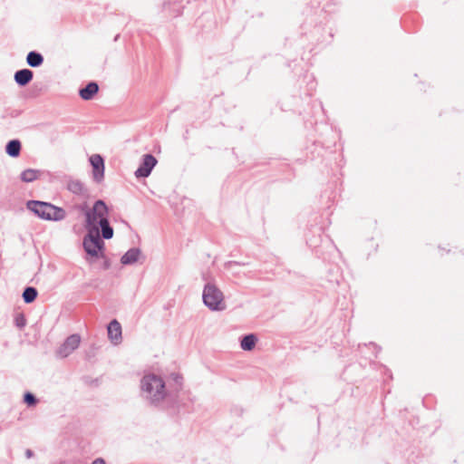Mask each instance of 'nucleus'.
Returning a JSON list of instances; mask_svg holds the SVG:
<instances>
[{
  "label": "nucleus",
  "mask_w": 464,
  "mask_h": 464,
  "mask_svg": "<svg viewBox=\"0 0 464 464\" xmlns=\"http://www.w3.org/2000/svg\"><path fill=\"white\" fill-rule=\"evenodd\" d=\"M82 211L86 232L100 233L106 240L113 237L114 230L109 220L110 209L103 200H96L92 206H86Z\"/></svg>",
  "instance_id": "nucleus-1"
},
{
  "label": "nucleus",
  "mask_w": 464,
  "mask_h": 464,
  "mask_svg": "<svg viewBox=\"0 0 464 464\" xmlns=\"http://www.w3.org/2000/svg\"><path fill=\"white\" fill-rule=\"evenodd\" d=\"M140 390L146 399L152 403L164 401L169 394V390L162 377L153 372L146 373L141 378Z\"/></svg>",
  "instance_id": "nucleus-2"
},
{
  "label": "nucleus",
  "mask_w": 464,
  "mask_h": 464,
  "mask_svg": "<svg viewBox=\"0 0 464 464\" xmlns=\"http://www.w3.org/2000/svg\"><path fill=\"white\" fill-rule=\"evenodd\" d=\"M205 284L202 289V302L211 312H223L227 308V303L223 291L216 281L204 276Z\"/></svg>",
  "instance_id": "nucleus-3"
},
{
  "label": "nucleus",
  "mask_w": 464,
  "mask_h": 464,
  "mask_svg": "<svg viewBox=\"0 0 464 464\" xmlns=\"http://www.w3.org/2000/svg\"><path fill=\"white\" fill-rule=\"evenodd\" d=\"M100 233L86 232L82 239L85 259L89 264L105 260V243Z\"/></svg>",
  "instance_id": "nucleus-4"
},
{
  "label": "nucleus",
  "mask_w": 464,
  "mask_h": 464,
  "mask_svg": "<svg viewBox=\"0 0 464 464\" xmlns=\"http://www.w3.org/2000/svg\"><path fill=\"white\" fill-rule=\"evenodd\" d=\"M26 208L42 219L58 220V207L51 203L40 200H28Z\"/></svg>",
  "instance_id": "nucleus-5"
},
{
  "label": "nucleus",
  "mask_w": 464,
  "mask_h": 464,
  "mask_svg": "<svg viewBox=\"0 0 464 464\" xmlns=\"http://www.w3.org/2000/svg\"><path fill=\"white\" fill-rule=\"evenodd\" d=\"M92 168V179L96 183H101L104 179V160L100 154H93L89 158Z\"/></svg>",
  "instance_id": "nucleus-6"
},
{
  "label": "nucleus",
  "mask_w": 464,
  "mask_h": 464,
  "mask_svg": "<svg viewBox=\"0 0 464 464\" xmlns=\"http://www.w3.org/2000/svg\"><path fill=\"white\" fill-rule=\"evenodd\" d=\"M157 160L151 154H145L142 157L140 167L135 171L136 178H147L157 164Z\"/></svg>",
  "instance_id": "nucleus-7"
},
{
  "label": "nucleus",
  "mask_w": 464,
  "mask_h": 464,
  "mask_svg": "<svg viewBox=\"0 0 464 464\" xmlns=\"http://www.w3.org/2000/svg\"><path fill=\"white\" fill-rule=\"evenodd\" d=\"M81 343V337L78 334H72L65 339L60 346V357H67L75 351Z\"/></svg>",
  "instance_id": "nucleus-8"
},
{
  "label": "nucleus",
  "mask_w": 464,
  "mask_h": 464,
  "mask_svg": "<svg viewBox=\"0 0 464 464\" xmlns=\"http://www.w3.org/2000/svg\"><path fill=\"white\" fill-rule=\"evenodd\" d=\"M145 256L138 247L130 248L121 258V263L124 266L133 265L138 262H143Z\"/></svg>",
  "instance_id": "nucleus-9"
},
{
  "label": "nucleus",
  "mask_w": 464,
  "mask_h": 464,
  "mask_svg": "<svg viewBox=\"0 0 464 464\" xmlns=\"http://www.w3.org/2000/svg\"><path fill=\"white\" fill-rule=\"evenodd\" d=\"M108 338L115 345L120 344L122 340L121 325L117 320L110 322L108 327Z\"/></svg>",
  "instance_id": "nucleus-10"
},
{
  "label": "nucleus",
  "mask_w": 464,
  "mask_h": 464,
  "mask_svg": "<svg viewBox=\"0 0 464 464\" xmlns=\"http://www.w3.org/2000/svg\"><path fill=\"white\" fill-rule=\"evenodd\" d=\"M34 78V72L24 68L17 70L14 74V81L19 87H25Z\"/></svg>",
  "instance_id": "nucleus-11"
},
{
  "label": "nucleus",
  "mask_w": 464,
  "mask_h": 464,
  "mask_svg": "<svg viewBox=\"0 0 464 464\" xmlns=\"http://www.w3.org/2000/svg\"><path fill=\"white\" fill-rule=\"evenodd\" d=\"M99 91V86L96 82H91L84 88L79 91L80 97L84 101L92 100Z\"/></svg>",
  "instance_id": "nucleus-12"
},
{
  "label": "nucleus",
  "mask_w": 464,
  "mask_h": 464,
  "mask_svg": "<svg viewBox=\"0 0 464 464\" xmlns=\"http://www.w3.org/2000/svg\"><path fill=\"white\" fill-rule=\"evenodd\" d=\"M258 338L255 334H249L242 337L240 341V348L243 351H253L257 343Z\"/></svg>",
  "instance_id": "nucleus-13"
},
{
  "label": "nucleus",
  "mask_w": 464,
  "mask_h": 464,
  "mask_svg": "<svg viewBox=\"0 0 464 464\" xmlns=\"http://www.w3.org/2000/svg\"><path fill=\"white\" fill-rule=\"evenodd\" d=\"M25 60L26 63L33 68L40 67L44 63V56L37 51H30Z\"/></svg>",
  "instance_id": "nucleus-14"
},
{
  "label": "nucleus",
  "mask_w": 464,
  "mask_h": 464,
  "mask_svg": "<svg viewBox=\"0 0 464 464\" xmlns=\"http://www.w3.org/2000/svg\"><path fill=\"white\" fill-rule=\"evenodd\" d=\"M22 144L19 140H11L5 146V152L12 158H16L20 155Z\"/></svg>",
  "instance_id": "nucleus-15"
},
{
  "label": "nucleus",
  "mask_w": 464,
  "mask_h": 464,
  "mask_svg": "<svg viewBox=\"0 0 464 464\" xmlns=\"http://www.w3.org/2000/svg\"><path fill=\"white\" fill-rule=\"evenodd\" d=\"M38 291L34 286H26L22 294L23 300L25 304H32L37 297Z\"/></svg>",
  "instance_id": "nucleus-16"
},
{
  "label": "nucleus",
  "mask_w": 464,
  "mask_h": 464,
  "mask_svg": "<svg viewBox=\"0 0 464 464\" xmlns=\"http://www.w3.org/2000/svg\"><path fill=\"white\" fill-rule=\"evenodd\" d=\"M39 174L40 171L37 169H27L21 173L20 179L23 182L29 183L36 180L39 177Z\"/></svg>",
  "instance_id": "nucleus-17"
},
{
  "label": "nucleus",
  "mask_w": 464,
  "mask_h": 464,
  "mask_svg": "<svg viewBox=\"0 0 464 464\" xmlns=\"http://www.w3.org/2000/svg\"><path fill=\"white\" fill-rule=\"evenodd\" d=\"M67 188L73 194L81 195L84 192L83 184L78 179H70L67 182Z\"/></svg>",
  "instance_id": "nucleus-18"
},
{
  "label": "nucleus",
  "mask_w": 464,
  "mask_h": 464,
  "mask_svg": "<svg viewBox=\"0 0 464 464\" xmlns=\"http://www.w3.org/2000/svg\"><path fill=\"white\" fill-rule=\"evenodd\" d=\"M168 381L170 382L169 386L173 385L174 390L178 391L183 384V377L179 372H173L168 376Z\"/></svg>",
  "instance_id": "nucleus-19"
},
{
  "label": "nucleus",
  "mask_w": 464,
  "mask_h": 464,
  "mask_svg": "<svg viewBox=\"0 0 464 464\" xmlns=\"http://www.w3.org/2000/svg\"><path fill=\"white\" fill-rule=\"evenodd\" d=\"M23 401L28 407H34L38 402V399L36 398V396L30 392H26L24 394Z\"/></svg>",
  "instance_id": "nucleus-20"
},
{
  "label": "nucleus",
  "mask_w": 464,
  "mask_h": 464,
  "mask_svg": "<svg viewBox=\"0 0 464 464\" xmlns=\"http://www.w3.org/2000/svg\"><path fill=\"white\" fill-rule=\"evenodd\" d=\"M14 324L17 328L23 329L26 324V319L24 314H17L14 316Z\"/></svg>",
  "instance_id": "nucleus-21"
},
{
  "label": "nucleus",
  "mask_w": 464,
  "mask_h": 464,
  "mask_svg": "<svg viewBox=\"0 0 464 464\" xmlns=\"http://www.w3.org/2000/svg\"><path fill=\"white\" fill-rule=\"evenodd\" d=\"M24 454L27 459H30L34 455V451L30 449H27Z\"/></svg>",
  "instance_id": "nucleus-22"
},
{
  "label": "nucleus",
  "mask_w": 464,
  "mask_h": 464,
  "mask_svg": "<svg viewBox=\"0 0 464 464\" xmlns=\"http://www.w3.org/2000/svg\"><path fill=\"white\" fill-rule=\"evenodd\" d=\"M92 464H106L103 459H96Z\"/></svg>",
  "instance_id": "nucleus-23"
},
{
  "label": "nucleus",
  "mask_w": 464,
  "mask_h": 464,
  "mask_svg": "<svg viewBox=\"0 0 464 464\" xmlns=\"http://www.w3.org/2000/svg\"><path fill=\"white\" fill-rule=\"evenodd\" d=\"M60 213L62 212V208H59ZM62 218V216L60 215V219Z\"/></svg>",
  "instance_id": "nucleus-24"
}]
</instances>
